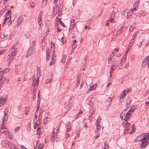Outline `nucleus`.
<instances>
[{"label": "nucleus", "mask_w": 149, "mask_h": 149, "mask_svg": "<svg viewBox=\"0 0 149 149\" xmlns=\"http://www.w3.org/2000/svg\"><path fill=\"white\" fill-rule=\"evenodd\" d=\"M35 47L31 46V47L29 49L27 52L26 54V56H28L32 55L33 53V51L35 50Z\"/></svg>", "instance_id": "1"}, {"label": "nucleus", "mask_w": 149, "mask_h": 149, "mask_svg": "<svg viewBox=\"0 0 149 149\" xmlns=\"http://www.w3.org/2000/svg\"><path fill=\"white\" fill-rule=\"evenodd\" d=\"M147 65L148 67L149 68V55L143 60L142 64V66L144 67Z\"/></svg>", "instance_id": "2"}, {"label": "nucleus", "mask_w": 149, "mask_h": 149, "mask_svg": "<svg viewBox=\"0 0 149 149\" xmlns=\"http://www.w3.org/2000/svg\"><path fill=\"white\" fill-rule=\"evenodd\" d=\"M69 106H68L66 105V106L67 107H66L65 106V107H66L67 109V107H68V110L69 111L70 109H71V106L72 105L73 102V98H71V97H70V99L69 100Z\"/></svg>", "instance_id": "3"}, {"label": "nucleus", "mask_w": 149, "mask_h": 149, "mask_svg": "<svg viewBox=\"0 0 149 149\" xmlns=\"http://www.w3.org/2000/svg\"><path fill=\"white\" fill-rule=\"evenodd\" d=\"M17 52V48L14 49V47H13L10 51V55L15 56L16 55V53Z\"/></svg>", "instance_id": "4"}, {"label": "nucleus", "mask_w": 149, "mask_h": 149, "mask_svg": "<svg viewBox=\"0 0 149 149\" xmlns=\"http://www.w3.org/2000/svg\"><path fill=\"white\" fill-rule=\"evenodd\" d=\"M146 135V133H144L143 134V135H142L138 136V137L139 138V137L141 138H142V139H141L140 140L141 141V142H145V141H146V140H147L145 137Z\"/></svg>", "instance_id": "5"}, {"label": "nucleus", "mask_w": 149, "mask_h": 149, "mask_svg": "<svg viewBox=\"0 0 149 149\" xmlns=\"http://www.w3.org/2000/svg\"><path fill=\"white\" fill-rule=\"evenodd\" d=\"M146 135V133H144L143 134V135H142L138 136V137L139 138V137L141 138H142V139H141L140 140L141 141V142H145V141H146V140H147L145 137Z\"/></svg>", "instance_id": "6"}, {"label": "nucleus", "mask_w": 149, "mask_h": 149, "mask_svg": "<svg viewBox=\"0 0 149 149\" xmlns=\"http://www.w3.org/2000/svg\"><path fill=\"white\" fill-rule=\"evenodd\" d=\"M142 144L141 145L140 147L141 148H145L148 144L149 142L148 141H146L145 142H141Z\"/></svg>", "instance_id": "7"}, {"label": "nucleus", "mask_w": 149, "mask_h": 149, "mask_svg": "<svg viewBox=\"0 0 149 149\" xmlns=\"http://www.w3.org/2000/svg\"><path fill=\"white\" fill-rule=\"evenodd\" d=\"M142 144L141 145L140 147L141 148H145L148 144L149 142L148 141H146L145 142H141Z\"/></svg>", "instance_id": "8"}, {"label": "nucleus", "mask_w": 149, "mask_h": 149, "mask_svg": "<svg viewBox=\"0 0 149 149\" xmlns=\"http://www.w3.org/2000/svg\"><path fill=\"white\" fill-rule=\"evenodd\" d=\"M5 101L3 97H0V107L3 106L5 104Z\"/></svg>", "instance_id": "9"}, {"label": "nucleus", "mask_w": 149, "mask_h": 149, "mask_svg": "<svg viewBox=\"0 0 149 149\" xmlns=\"http://www.w3.org/2000/svg\"><path fill=\"white\" fill-rule=\"evenodd\" d=\"M54 130L55 128H54L53 129L54 132L52 133V135L50 138L51 140H52V141H54L56 139V138H55V137L57 135V133H55V132L54 131Z\"/></svg>", "instance_id": "10"}, {"label": "nucleus", "mask_w": 149, "mask_h": 149, "mask_svg": "<svg viewBox=\"0 0 149 149\" xmlns=\"http://www.w3.org/2000/svg\"><path fill=\"white\" fill-rule=\"evenodd\" d=\"M46 59L47 60V61H48L49 59V58L50 57V53L49 52V49L47 48L46 49Z\"/></svg>", "instance_id": "11"}, {"label": "nucleus", "mask_w": 149, "mask_h": 149, "mask_svg": "<svg viewBox=\"0 0 149 149\" xmlns=\"http://www.w3.org/2000/svg\"><path fill=\"white\" fill-rule=\"evenodd\" d=\"M0 81L3 83H4L5 81L7 82L8 81V77H2L0 79Z\"/></svg>", "instance_id": "12"}, {"label": "nucleus", "mask_w": 149, "mask_h": 149, "mask_svg": "<svg viewBox=\"0 0 149 149\" xmlns=\"http://www.w3.org/2000/svg\"><path fill=\"white\" fill-rule=\"evenodd\" d=\"M95 134L96 136H95V139H96L98 137L100 136V133L99 129H96L95 131Z\"/></svg>", "instance_id": "13"}, {"label": "nucleus", "mask_w": 149, "mask_h": 149, "mask_svg": "<svg viewBox=\"0 0 149 149\" xmlns=\"http://www.w3.org/2000/svg\"><path fill=\"white\" fill-rule=\"evenodd\" d=\"M59 8V7L56 4L53 9V12H54V13H56L58 11Z\"/></svg>", "instance_id": "14"}, {"label": "nucleus", "mask_w": 149, "mask_h": 149, "mask_svg": "<svg viewBox=\"0 0 149 149\" xmlns=\"http://www.w3.org/2000/svg\"><path fill=\"white\" fill-rule=\"evenodd\" d=\"M53 73H52L51 74L50 76L49 77V79H48L46 80V84L49 83L50 82L52 79H53Z\"/></svg>", "instance_id": "15"}, {"label": "nucleus", "mask_w": 149, "mask_h": 149, "mask_svg": "<svg viewBox=\"0 0 149 149\" xmlns=\"http://www.w3.org/2000/svg\"><path fill=\"white\" fill-rule=\"evenodd\" d=\"M32 86L33 87V88H35V87H36V88H38L37 86L38 85H37V84H36L35 79H33Z\"/></svg>", "instance_id": "16"}, {"label": "nucleus", "mask_w": 149, "mask_h": 149, "mask_svg": "<svg viewBox=\"0 0 149 149\" xmlns=\"http://www.w3.org/2000/svg\"><path fill=\"white\" fill-rule=\"evenodd\" d=\"M130 125V124L128 122H125L124 123H123V127H125L126 126L129 127Z\"/></svg>", "instance_id": "17"}, {"label": "nucleus", "mask_w": 149, "mask_h": 149, "mask_svg": "<svg viewBox=\"0 0 149 149\" xmlns=\"http://www.w3.org/2000/svg\"><path fill=\"white\" fill-rule=\"evenodd\" d=\"M37 74L39 75V76L40 74V72L38 71V73H37ZM40 78V77L39 76H38L37 77V79L36 80V84H37V85H38V84H39V79Z\"/></svg>", "instance_id": "18"}, {"label": "nucleus", "mask_w": 149, "mask_h": 149, "mask_svg": "<svg viewBox=\"0 0 149 149\" xmlns=\"http://www.w3.org/2000/svg\"><path fill=\"white\" fill-rule=\"evenodd\" d=\"M128 102H127V103L126 104V105H127L125 109H124L123 111V112H124L126 110H128V108L129 107V106L128 104H130V103L131 102L130 101H129Z\"/></svg>", "instance_id": "19"}, {"label": "nucleus", "mask_w": 149, "mask_h": 149, "mask_svg": "<svg viewBox=\"0 0 149 149\" xmlns=\"http://www.w3.org/2000/svg\"><path fill=\"white\" fill-rule=\"evenodd\" d=\"M11 10H8L7 11V12L6 14L4 16V17H10V20L11 19V17L10 16H9V15H10V13H11Z\"/></svg>", "instance_id": "20"}, {"label": "nucleus", "mask_w": 149, "mask_h": 149, "mask_svg": "<svg viewBox=\"0 0 149 149\" xmlns=\"http://www.w3.org/2000/svg\"><path fill=\"white\" fill-rule=\"evenodd\" d=\"M131 114V110H129V111L126 113V115L127 116L129 117V118H130L132 116V115Z\"/></svg>", "instance_id": "21"}, {"label": "nucleus", "mask_w": 149, "mask_h": 149, "mask_svg": "<svg viewBox=\"0 0 149 149\" xmlns=\"http://www.w3.org/2000/svg\"><path fill=\"white\" fill-rule=\"evenodd\" d=\"M41 40V45L42 46H43L45 45V38H44L42 39Z\"/></svg>", "instance_id": "22"}, {"label": "nucleus", "mask_w": 149, "mask_h": 149, "mask_svg": "<svg viewBox=\"0 0 149 149\" xmlns=\"http://www.w3.org/2000/svg\"><path fill=\"white\" fill-rule=\"evenodd\" d=\"M115 16V13L114 11L112 12L109 17L111 18H114Z\"/></svg>", "instance_id": "23"}, {"label": "nucleus", "mask_w": 149, "mask_h": 149, "mask_svg": "<svg viewBox=\"0 0 149 149\" xmlns=\"http://www.w3.org/2000/svg\"><path fill=\"white\" fill-rule=\"evenodd\" d=\"M2 122V124L1 127L0 129L1 130L6 129V128H7V127H5V125L4 123V122Z\"/></svg>", "instance_id": "24"}, {"label": "nucleus", "mask_w": 149, "mask_h": 149, "mask_svg": "<svg viewBox=\"0 0 149 149\" xmlns=\"http://www.w3.org/2000/svg\"><path fill=\"white\" fill-rule=\"evenodd\" d=\"M7 141L6 140H2V141L1 144H2V146H5V144H6L7 143H6Z\"/></svg>", "instance_id": "25"}, {"label": "nucleus", "mask_w": 149, "mask_h": 149, "mask_svg": "<svg viewBox=\"0 0 149 149\" xmlns=\"http://www.w3.org/2000/svg\"><path fill=\"white\" fill-rule=\"evenodd\" d=\"M82 111H81L79 112L76 115V119H77V118H78V116H79L82 113Z\"/></svg>", "instance_id": "26"}, {"label": "nucleus", "mask_w": 149, "mask_h": 149, "mask_svg": "<svg viewBox=\"0 0 149 149\" xmlns=\"http://www.w3.org/2000/svg\"><path fill=\"white\" fill-rule=\"evenodd\" d=\"M75 25H72V24H70V26L69 28V32H70V31H72V29L74 28Z\"/></svg>", "instance_id": "27"}, {"label": "nucleus", "mask_w": 149, "mask_h": 149, "mask_svg": "<svg viewBox=\"0 0 149 149\" xmlns=\"http://www.w3.org/2000/svg\"><path fill=\"white\" fill-rule=\"evenodd\" d=\"M126 90H124L123 91V93L122 95H121V97H124L126 95Z\"/></svg>", "instance_id": "28"}, {"label": "nucleus", "mask_w": 149, "mask_h": 149, "mask_svg": "<svg viewBox=\"0 0 149 149\" xmlns=\"http://www.w3.org/2000/svg\"><path fill=\"white\" fill-rule=\"evenodd\" d=\"M8 116H6L4 115V116H3L2 119L3 120L2 122H4V120H6L8 118Z\"/></svg>", "instance_id": "29"}, {"label": "nucleus", "mask_w": 149, "mask_h": 149, "mask_svg": "<svg viewBox=\"0 0 149 149\" xmlns=\"http://www.w3.org/2000/svg\"><path fill=\"white\" fill-rule=\"evenodd\" d=\"M33 95H36V91L37 90V88H36V87H35V88H33Z\"/></svg>", "instance_id": "30"}, {"label": "nucleus", "mask_w": 149, "mask_h": 149, "mask_svg": "<svg viewBox=\"0 0 149 149\" xmlns=\"http://www.w3.org/2000/svg\"><path fill=\"white\" fill-rule=\"evenodd\" d=\"M70 24H72V25H75L74 20L73 19H72L71 20Z\"/></svg>", "instance_id": "31"}, {"label": "nucleus", "mask_w": 149, "mask_h": 149, "mask_svg": "<svg viewBox=\"0 0 149 149\" xmlns=\"http://www.w3.org/2000/svg\"><path fill=\"white\" fill-rule=\"evenodd\" d=\"M100 118V116H99L98 118L97 119V120L96 123H100L101 119Z\"/></svg>", "instance_id": "32"}, {"label": "nucleus", "mask_w": 149, "mask_h": 149, "mask_svg": "<svg viewBox=\"0 0 149 149\" xmlns=\"http://www.w3.org/2000/svg\"><path fill=\"white\" fill-rule=\"evenodd\" d=\"M9 55L10 56L9 57V60H12L14 58V56H13V55H10V54H9Z\"/></svg>", "instance_id": "33"}, {"label": "nucleus", "mask_w": 149, "mask_h": 149, "mask_svg": "<svg viewBox=\"0 0 149 149\" xmlns=\"http://www.w3.org/2000/svg\"><path fill=\"white\" fill-rule=\"evenodd\" d=\"M126 12L127 11H126V10H124L121 12V14L122 15H124Z\"/></svg>", "instance_id": "34"}, {"label": "nucleus", "mask_w": 149, "mask_h": 149, "mask_svg": "<svg viewBox=\"0 0 149 149\" xmlns=\"http://www.w3.org/2000/svg\"><path fill=\"white\" fill-rule=\"evenodd\" d=\"M96 127L97 128V129H99L100 128V126L98 123H97L96 124Z\"/></svg>", "instance_id": "35"}, {"label": "nucleus", "mask_w": 149, "mask_h": 149, "mask_svg": "<svg viewBox=\"0 0 149 149\" xmlns=\"http://www.w3.org/2000/svg\"><path fill=\"white\" fill-rule=\"evenodd\" d=\"M59 23L61 25L63 26V27H65V25L62 22L61 20H59Z\"/></svg>", "instance_id": "36"}, {"label": "nucleus", "mask_w": 149, "mask_h": 149, "mask_svg": "<svg viewBox=\"0 0 149 149\" xmlns=\"http://www.w3.org/2000/svg\"><path fill=\"white\" fill-rule=\"evenodd\" d=\"M20 128V127L19 126L17 127L15 129V132H18Z\"/></svg>", "instance_id": "37"}, {"label": "nucleus", "mask_w": 149, "mask_h": 149, "mask_svg": "<svg viewBox=\"0 0 149 149\" xmlns=\"http://www.w3.org/2000/svg\"><path fill=\"white\" fill-rule=\"evenodd\" d=\"M129 118V117L127 116L126 115L124 118V120L125 121H127Z\"/></svg>", "instance_id": "38"}, {"label": "nucleus", "mask_w": 149, "mask_h": 149, "mask_svg": "<svg viewBox=\"0 0 149 149\" xmlns=\"http://www.w3.org/2000/svg\"><path fill=\"white\" fill-rule=\"evenodd\" d=\"M116 67H117V66H115L114 65H113L111 68V70L113 71L114 70L116 69Z\"/></svg>", "instance_id": "39"}, {"label": "nucleus", "mask_w": 149, "mask_h": 149, "mask_svg": "<svg viewBox=\"0 0 149 149\" xmlns=\"http://www.w3.org/2000/svg\"><path fill=\"white\" fill-rule=\"evenodd\" d=\"M143 40H142V41H141L140 42V43L139 45V48H140L141 45H142V43L143 41Z\"/></svg>", "instance_id": "40"}, {"label": "nucleus", "mask_w": 149, "mask_h": 149, "mask_svg": "<svg viewBox=\"0 0 149 149\" xmlns=\"http://www.w3.org/2000/svg\"><path fill=\"white\" fill-rule=\"evenodd\" d=\"M4 130H5L2 131V132L3 134H5L6 132H7L8 131V130L7 128H6V129Z\"/></svg>", "instance_id": "41"}, {"label": "nucleus", "mask_w": 149, "mask_h": 149, "mask_svg": "<svg viewBox=\"0 0 149 149\" xmlns=\"http://www.w3.org/2000/svg\"><path fill=\"white\" fill-rule=\"evenodd\" d=\"M38 122H37L35 124V125L34 126V128H36L38 126L39 124H38Z\"/></svg>", "instance_id": "42"}, {"label": "nucleus", "mask_w": 149, "mask_h": 149, "mask_svg": "<svg viewBox=\"0 0 149 149\" xmlns=\"http://www.w3.org/2000/svg\"><path fill=\"white\" fill-rule=\"evenodd\" d=\"M123 29L122 28H120L119 31H117V33L118 32L119 33V34H120V33L122 32V31L123 30Z\"/></svg>", "instance_id": "43"}, {"label": "nucleus", "mask_w": 149, "mask_h": 149, "mask_svg": "<svg viewBox=\"0 0 149 149\" xmlns=\"http://www.w3.org/2000/svg\"><path fill=\"white\" fill-rule=\"evenodd\" d=\"M112 60V58L111 57H110L108 58V63H110L111 62V60Z\"/></svg>", "instance_id": "44"}, {"label": "nucleus", "mask_w": 149, "mask_h": 149, "mask_svg": "<svg viewBox=\"0 0 149 149\" xmlns=\"http://www.w3.org/2000/svg\"><path fill=\"white\" fill-rule=\"evenodd\" d=\"M43 145L42 144H40L38 146V149H42L43 147Z\"/></svg>", "instance_id": "45"}, {"label": "nucleus", "mask_w": 149, "mask_h": 149, "mask_svg": "<svg viewBox=\"0 0 149 149\" xmlns=\"http://www.w3.org/2000/svg\"><path fill=\"white\" fill-rule=\"evenodd\" d=\"M77 46V45L73 44L72 45V48L74 49H76Z\"/></svg>", "instance_id": "46"}, {"label": "nucleus", "mask_w": 149, "mask_h": 149, "mask_svg": "<svg viewBox=\"0 0 149 149\" xmlns=\"http://www.w3.org/2000/svg\"><path fill=\"white\" fill-rule=\"evenodd\" d=\"M71 123L70 122H68V123H67V127L68 128H70V125Z\"/></svg>", "instance_id": "47"}, {"label": "nucleus", "mask_w": 149, "mask_h": 149, "mask_svg": "<svg viewBox=\"0 0 149 149\" xmlns=\"http://www.w3.org/2000/svg\"><path fill=\"white\" fill-rule=\"evenodd\" d=\"M140 2V0H137V1L134 3V4L135 5L136 4V3H137L136 6H138V3H139Z\"/></svg>", "instance_id": "48"}, {"label": "nucleus", "mask_w": 149, "mask_h": 149, "mask_svg": "<svg viewBox=\"0 0 149 149\" xmlns=\"http://www.w3.org/2000/svg\"><path fill=\"white\" fill-rule=\"evenodd\" d=\"M3 83L2 82L0 81V88H1L3 85Z\"/></svg>", "instance_id": "49"}, {"label": "nucleus", "mask_w": 149, "mask_h": 149, "mask_svg": "<svg viewBox=\"0 0 149 149\" xmlns=\"http://www.w3.org/2000/svg\"><path fill=\"white\" fill-rule=\"evenodd\" d=\"M134 8H132V9H131V11H132V10H133V11H135L136 10V7H134Z\"/></svg>", "instance_id": "50"}, {"label": "nucleus", "mask_w": 149, "mask_h": 149, "mask_svg": "<svg viewBox=\"0 0 149 149\" xmlns=\"http://www.w3.org/2000/svg\"><path fill=\"white\" fill-rule=\"evenodd\" d=\"M114 18H111V17H109V20L110 21V22H112L113 21V19Z\"/></svg>", "instance_id": "51"}, {"label": "nucleus", "mask_w": 149, "mask_h": 149, "mask_svg": "<svg viewBox=\"0 0 149 149\" xmlns=\"http://www.w3.org/2000/svg\"><path fill=\"white\" fill-rule=\"evenodd\" d=\"M116 60H115L114 58L113 60L112 61V65H114L115 66V61Z\"/></svg>", "instance_id": "52"}, {"label": "nucleus", "mask_w": 149, "mask_h": 149, "mask_svg": "<svg viewBox=\"0 0 149 149\" xmlns=\"http://www.w3.org/2000/svg\"><path fill=\"white\" fill-rule=\"evenodd\" d=\"M88 104L90 105L91 106H92L93 105V103L92 101H90L88 103Z\"/></svg>", "instance_id": "53"}, {"label": "nucleus", "mask_w": 149, "mask_h": 149, "mask_svg": "<svg viewBox=\"0 0 149 149\" xmlns=\"http://www.w3.org/2000/svg\"><path fill=\"white\" fill-rule=\"evenodd\" d=\"M147 135L146 136H145V137L146 138V139L147 140L148 139H149V133L148 134H147Z\"/></svg>", "instance_id": "54"}, {"label": "nucleus", "mask_w": 149, "mask_h": 149, "mask_svg": "<svg viewBox=\"0 0 149 149\" xmlns=\"http://www.w3.org/2000/svg\"><path fill=\"white\" fill-rule=\"evenodd\" d=\"M149 94V89L145 93V95H147Z\"/></svg>", "instance_id": "55"}, {"label": "nucleus", "mask_w": 149, "mask_h": 149, "mask_svg": "<svg viewBox=\"0 0 149 149\" xmlns=\"http://www.w3.org/2000/svg\"><path fill=\"white\" fill-rule=\"evenodd\" d=\"M136 36V34H135L133 36H132V38H133V40H134V39H135Z\"/></svg>", "instance_id": "56"}, {"label": "nucleus", "mask_w": 149, "mask_h": 149, "mask_svg": "<svg viewBox=\"0 0 149 149\" xmlns=\"http://www.w3.org/2000/svg\"><path fill=\"white\" fill-rule=\"evenodd\" d=\"M92 86L93 87V89H94V88H96L97 86V84H94Z\"/></svg>", "instance_id": "57"}, {"label": "nucleus", "mask_w": 149, "mask_h": 149, "mask_svg": "<svg viewBox=\"0 0 149 149\" xmlns=\"http://www.w3.org/2000/svg\"><path fill=\"white\" fill-rule=\"evenodd\" d=\"M138 138H138H137L135 140H134V142H139L140 141H141V140H139V141H138Z\"/></svg>", "instance_id": "58"}, {"label": "nucleus", "mask_w": 149, "mask_h": 149, "mask_svg": "<svg viewBox=\"0 0 149 149\" xmlns=\"http://www.w3.org/2000/svg\"><path fill=\"white\" fill-rule=\"evenodd\" d=\"M47 3V0H43L42 2V3H44L45 5L46 3Z\"/></svg>", "instance_id": "59"}, {"label": "nucleus", "mask_w": 149, "mask_h": 149, "mask_svg": "<svg viewBox=\"0 0 149 149\" xmlns=\"http://www.w3.org/2000/svg\"><path fill=\"white\" fill-rule=\"evenodd\" d=\"M42 118V116L41 115V113H40V114L39 115V116H38V120H41V119Z\"/></svg>", "instance_id": "60"}, {"label": "nucleus", "mask_w": 149, "mask_h": 149, "mask_svg": "<svg viewBox=\"0 0 149 149\" xmlns=\"http://www.w3.org/2000/svg\"><path fill=\"white\" fill-rule=\"evenodd\" d=\"M40 101L39 100V99H38L37 100V105L38 106H40Z\"/></svg>", "instance_id": "61"}, {"label": "nucleus", "mask_w": 149, "mask_h": 149, "mask_svg": "<svg viewBox=\"0 0 149 149\" xmlns=\"http://www.w3.org/2000/svg\"><path fill=\"white\" fill-rule=\"evenodd\" d=\"M104 146H109L108 145V143L106 142V141H105L104 143Z\"/></svg>", "instance_id": "62"}, {"label": "nucleus", "mask_w": 149, "mask_h": 149, "mask_svg": "<svg viewBox=\"0 0 149 149\" xmlns=\"http://www.w3.org/2000/svg\"><path fill=\"white\" fill-rule=\"evenodd\" d=\"M10 17H5V19H4V20L5 21H7V20H8V19H9V18Z\"/></svg>", "instance_id": "63"}, {"label": "nucleus", "mask_w": 149, "mask_h": 149, "mask_svg": "<svg viewBox=\"0 0 149 149\" xmlns=\"http://www.w3.org/2000/svg\"><path fill=\"white\" fill-rule=\"evenodd\" d=\"M125 115V113H124L122 111L120 113V116H124Z\"/></svg>", "instance_id": "64"}]
</instances>
